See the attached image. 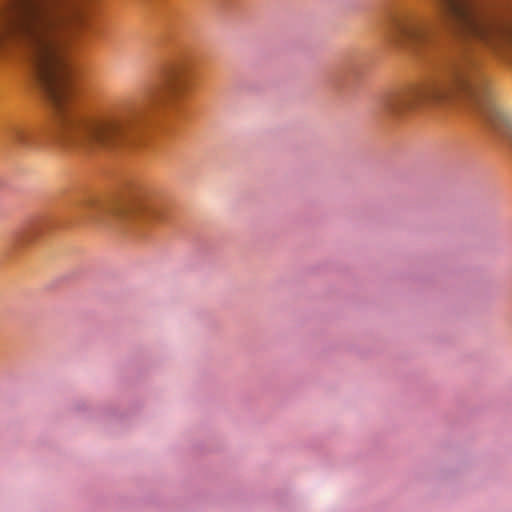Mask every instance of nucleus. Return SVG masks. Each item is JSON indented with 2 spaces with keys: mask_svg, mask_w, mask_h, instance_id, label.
I'll return each instance as SVG.
<instances>
[{
  "mask_svg": "<svg viewBox=\"0 0 512 512\" xmlns=\"http://www.w3.org/2000/svg\"><path fill=\"white\" fill-rule=\"evenodd\" d=\"M78 0H5L0 5V43L19 44L33 77L57 112L54 132H137L154 109H170L191 86V71L178 62L159 89L138 105L90 115L69 106L71 67L65 56L69 36L84 24Z\"/></svg>",
  "mask_w": 512,
  "mask_h": 512,
  "instance_id": "obj_1",
  "label": "nucleus"
},
{
  "mask_svg": "<svg viewBox=\"0 0 512 512\" xmlns=\"http://www.w3.org/2000/svg\"><path fill=\"white\" fill-rule=\"evenodd\" d=\"M170 202L161 195L139 196L131 201L109 206L89 197L79 204L77 213L84 220L105 223L114 218L138 226L154 225L167 220Z\"/></svg>",
  "mask_w": 512,
  "mask_h": 512,
  "instance_id": "obj_2",
  "label": "nucleus"
},
{
  "mask_svg": "<svg viewBox=\"0 0 512 512\" xmlns=\"http://www.w3.org/2000/svg\"><path fill=\"white\" fill-rule=\"evenodd\" d=\"M40 131L34 127L12 124L4 131L3 140L9 146L19 150H32L41 146Z\"/></svg>",
  "mask_w": 512,
  "mask_h": 512,
  "instance_id": "obj_3",
  "label": "nucleus"
},
{
  "mask_svg": "<svg viewBox=\"0 0 512 512\" xmlns=\"http://www.w3.org/2000/svg\"><path fill=\"white\" fill-rule=\"evenodd\" d=\"M46 226L45 220H37L15 232L10 239L12 249L22 250L34 243L44 233Z\"/></svg>",
  "mask_w": 512,
  "mask_h": 512,
  "instance_id": "obj_4",
  "label": "nucleus"
}]
</instances>
